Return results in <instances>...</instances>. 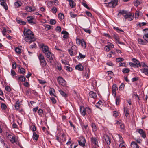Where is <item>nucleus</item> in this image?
<instances>
[{"mask_svg":"<svg viewBox=\"0 0 148 148\" xmlns=\"http://www.w3.org/2000/svg\"><path fill=\"white\" fill-rule=\"evenodd\" d=\"M119 0H111L110 2L106 3V5L110 8H114L118 5Z\"/></svg>","mask_w":148,"mask_h":148,"instance_id":"1","label":"nucleus"},{"mask_svg":"<svg viewBox=\"0 0 148 148\" xmlns=\"http://www.w3.org/2000/svg\"><path fill=\"white\" fill-rule=\"evenodd\" d=\"M24 40L26 42L31 43L36 41V38L35 37L34 35H33L32 36L30 35L25 36Z\"/></svg>","mask_w":148,"mask_h":148,"instance_id":"2","label":"nucleus"},{"mask_svg":"<svg viewBox=\"0 0 148 148\" xmlns=\"http://www.w3.org/2000/svg\"><path fill=\"white\" fill-rule=\"evenodd\" d=\"M39 47L42 49V52L45 54L50 51L49 47L44 44L42 43L40 44L39 45Z\"/></svg>","mask_w":148,"mask_h":148,"instance_id":"3","label":"nucleus"},{"mask_svg":"<svg viewBox=\"0 0 148 148\" xmlns=\"http://www.w3.org/2000/svg\"><path fill=\"white\" fill-rule=\"evenodd\" d=\"M57 80L60 85L64 87L66 86V82L62 77H58L57 78Z\"/></svg>","mask_w":148,"mask_h":148,"instance_id":"4","label":"nucleus"},{"mask_svg":"<svg viewBox=\"0 0 148 148\" xmlns=\"http://www.w3.org/2000/svg\"><path fill=\"white\" fill-rule=\"evenodd\" d=\"M134 15H132L130 12H129L126 15H124V18L125 19V21L127 20L129 21L132 20L134 18Z\"/></svg>","mask_w":148,"mask_h":148,"instance_id":"5","label":"nucleus"},{"mask_svg":"<svg viewBox=\"0 0 148 148\" xmlns=\"http://www.w3.org/2000/svg\"><path fill=\"white\" fill-rule=\"evenodd\" d=\"M144 35L143 36V38L146 40L147 43H148V28H145L143 30Z\"/></svg>","mask_w":148,"mask_h":148,"instance_id":"6","label":"nucleus"},{"mask_svg":"<svg viewBox=\"0 0 148 148\" xmlns=\"http://www.w3.org/2000/svg\"><path fill=\"white\" fill-rule=\"evenodd\" d=\"M77 49V48L76 46L75 45H73L71 47L70 49L68 50V51L70 56H72L74 55L73 51L75 52Z\"/></svg>","mask_w":148,"mask_h":148,"instance_id":"7","label":"nucleus"},{"mask_svg":"<svg viewBox=\"0 0 148 148\" xmlns=\"http://www.w3.org/2000/svg\"><path fill=\"white\" fill-rule=\"evenodd\" d=\"M23 34L24 36L30 35L32 36V35H34L33 32L29 29L24 28Z\"/></svg>","mask_w":148,"mask_h":148,"instance_id":"8","label":"nucleus"},{"mask_svg":"<svg viewBox=\"0 0 148 148\" xmlns=\"http://www.w3.org/2000/svg\"><path fill=\"white\" fill-rule=\"evenodd\" d=\"M45 55L49 60H53L54 57V55L50 51L46 54H45Z\"/></svg>","mask_w":148,"mask_h":148,"instance_id":"9","label":"nucleus"},{"mask_svg":"<svg viewBox=\"0 0 148 148\" xmlns=\"http://www.w3.org/2000/svg\"><path fill=\"white\" fill-rule=\"evenodd\" d=\"M27 20L29 23L31 25L36 24L35 22L33 21L34 18L32 16L27 17Z\"/></svg>","mask_w":148,"mask_h":148,"instance_id":"10","label":"nucleus"},{"mask_svg":"<svg viewBox=\"0 0 148 148\" xmlns=\"http://www.w3.org/2000/svg\"><path fill=\"white\" fill-rule=\"evenodd\" d=\"M91 142L92 143L94 144L95 145H98V142L97 139L95 137L92 136L91 138Z\"/></svg>","mask_w":148,"mask_h":148,"instance_id":"11","label":"nucleus"},{"mask_svg":"<svg viewBox=\"0 0 148 148\" xmlns=\"http://www.w3.org/2000/svg\"><path fill=\"white\" fill-rule=\"evenodd\" d=\"M25 9L28 12L35 11L36 8L34 7H30L26 6L25 8Z\"/></svg>","mask_w":148,"mask_h":148,"instance_id":"12","label":"nucleus"},{"mask_svg":"<svg viewBox=\"0 0 148 148\" xmlns=\"http://www.w3.org/2000/svg\"><path fill=\"white\" fill-rule=\"evenodd\" d=\"M137 132H138L140 134L141 136L143 138H145L146 137V134L144 132L142 129H138L137 130Z\"/></svg>","mask_w":148,"mask_h":148,"instance_id":"13","label":"nucleus"},{"mask_svg":"<svg viewBox=\"0 0 148 148\" xmlns=\"http://www.w3.org/2000/svg\"><path fill=\"white\" fill-rule=\"evenodd\" d=\"M86 143L85 139L84 138H82L81 140L78 141L79 145L82 147L85 146V143Z\"/></svg>","mask_w":148,"mask_h":148,"instance_id":"14","label":"nucleus"},{"mask_svg":"<svg viewBox=\"0 0 148 148\" xmlns=\"http://www.w3.org/2000/svg\"><path fill=\"white\" fill-rule=\"evenodd\" d=\"M90 97L93 98V99L96 98L97 97V95L96 93L95 92L91 91L89 94Z\"/></svg>","mask_w":148,"mask_h":148,"instance_id":"15","label":"nucleus"},{"mask_svg":"<svg viewBox=\"0 0 148 148\" xmlns=\"http://www.w3.org/2000/svg\"><path fill=\"white\" fill-rule=\"evenodd\" d=\"M104 138L107 144L108 145H110L111 143V140L109 136L108 135H106L104 136Z\"/></svg>","mask_w":148,"mask_h":148,"instance_id":"16","label":"nucleus"},{"mask_svg":"<svg viewBox=\"0 0 148 148\" xmlns=\"http://www.w3.org/2000/svg\"><path fill=\"white\" fill-rule=\"evenodd\" d=\"M61 34H64L63 37L64 39H67L69 38V33L66 31H62L61 32Z\"/></svg>","mask_w":148,"mask_h":148,"instance_id":"17","label":"nucleus"},{"mask_svg":"<svg viewBox=\"0 0 148 148\" xmlns=\"http://www.w3.org/2000/svg\"><path fill=\"white\" fill-rule=\"evenodd\" d=\"M140 70L141 72L148 75V66H146L145 67L140 69Z\"/></svg>","mask_w":148,"mask_h":148,"instance_id":"18","label":"nucleus"},{"mask_svg":"<svg viewBox=\"0 0 148 148\" xmlns=\"http://www.w3.org/2000/svg\"><path fill=\"white\" fill-rule=\"evenodd\" d=\"M132 61L135 63L134 64L137 68L139 67L140 63L137 59L135 58H133L132 60Z\"/></svg>","mask_w":148,"mask_h":148,"instance_id":"19","label":"nucleus"},{"mask_svg":"<svg viewBox=\"0 0 148 148\" xmlns=\"http://www.w3.org/2000/svg\"><path fill=\"white\" fill-rule=\"evenodd\" d=\"M8 138L12 143H13L15 142V137L12 135L10 134L8 135Z\"/></svg>","mask_w":148,"mask_h":148,"instance_id":"20","label":"nucleus"},{"mask_svg":"<svg viewBox=\"0 0 148 148\" xmlns=\"http://www.w3.org/2000/svg\"><path fill=\"white\" fill-rule=\"evenodd\" d=\"M75 68L76 69L80 71H82L84 67L80 63L79 64L76 65Z\"/></svg>","mask_w":148,"mask_h":148,"instance_id":"21","label":"nucleus"},{"mask_svg":"<svg viewBox=\"0 0 148 148\" xmlns=\"http://www.w3.org/2000/svg\"><path fill=\"white\" fill-rule=\"evenodd\" d=\"M138 43L141 45H146L147 43L145 40L141 38H138Z\"/></svg>","mask_w":148,"mask_h":148,"instance_id":"22","label":"nucleus"},{"mask_svg":"<svg viewBox=\"0 0 148 148\" xmlns=\"http://www.w3.org/2000/svg\"><path fill=\"white\" fill-rule=\"evenodd\" d=\"M131 146L133 148H139V146L138 145L136 142L132 141L131 142Z\"/></svg>","mask_w":148,"mask_h":148,"instance_id":"23","label":"nucleus"},{"mask_svg":"<svg viewBox=\"0 0 148 148\" xmlns=\"http://www.w3.org/2000/svg\"><path fill=\"white\" fill-rule=\"evenodd\" d=\"M40 65L43 68H45L47 65V62L45 60L40 61Z\"/></svg>","mask_w":148,"mask_h":148,"instance_id":"24","label":"nucleus"},{"mask_svg":"<svg viewBox=\"0 0 148 148\" xmlns=\"http://www.w3.org/2000/svg\"><path fill=\"white\" fill-rule=\"evenodd\" d=\"M80 112L81 114L83 116L86 115V111L85 110V108L83 107H81L80 108Z\"/></svg>","mask_w":148,"mask_h":148,"instance_id":"25","label":"nucleus"},{"mask_svg":"<svg viewBox=\"0 0 148 148\" xmlns=\"http://www.w3.org/2000/svg\"><path fill=\"white\" fill-rule=\"evenodd\" d=\"M113 37L115 39L116 42L119 44H121L119 41V37L118 35L117 34H114Z\"/></svg>","mask_w":148,"mask_h":148,"instance_id":"26","label":"nucleus"},{"mask_svg":"<svg viewBox=\"0 0 148 148\" xmlns=\"http://www.w3.org/2000/svg\"><path fill=\"white\" fill-rule=\"evenodd\" d=\"M6 2V1L1 2L0 4L6 10H7L8 9V7Z\"/></svg>","mask_w":148,"mask_h":148,"instance_id":"27","label":"nucleus"},{"mask_svg":"<svg viewBox=\"0 0 148 148\" xmlns=\"http://www.w3.org/2000/svg\"><path fill=\"white\" fill-rule=\"evenodd\" d=\"M25 79L26 78L23 76L21 75L20 76H19L18 78V82H23L25 81Z\"/></svg>","mask_w":148,"mask_h":148,"instance_id":"28","label":"nucleus"},{"mask_svg":"<svg viewBox=\"0 0 148 148\" xmlns=\"http://www.w3.org/2000/svg\"><path fill=\"white\" fill-rule=\"evenodd\" d=\"M124 110L125 116L126 117H128L130 115L129 112L128 111L127 109L125 107L124 108Z\"/></svg>","mask_w":148,"mask_h":148,"instance_id":"29","label":"nucleus"},{"mask_svg":"<svg viewBox=\"0 0 148 148\" xmlns=\"http://www.w3.org/2000/svg\"><path fill=\"white\" fill-rule=\"evenodd\" d=\"M61 95L64 97L66 98L68 96V95L61 90H59Z\"/></svg>","mask_w":148,"mask_h":148,"instance_id":"30","label":"nucleus"},{"mask_svg":"<svg viewBox=\"0 0 148 148\" xmlns=\"http://www.w3.org/2000/svg\"><path fill=\"white\" fill-rule=\"evenodd\" d=\"M120 97L119 96H117L116 97L115 102L116 105H118L120 103Z\"/></svg>","mask_w":148,"mask_h":148,"instance_id":"31","label":"nucleus"},{"mask_svg":"<svg viewBox=\"0 0 148 148\" xmlns=\"http://www.w3.org/2000/svg\"><path fill=\"white\" fill-rule=\"evenodd\" d=\"M50 95H53L55 96V94H56L55 90L52 88L50 89L49 91Z\"/></svg>","mask_w":148,"mask_h":148,"instance_id":"32","label":"nucleus"},{"mask_svg":"<svg viewBox=\"0 0 148 148\" xmlns=\"http://www.w3.org/2000/svg\"><path fill=\"white\" fill-rule=\"evenodd\" d=\"M16 22L20 25H25L26 24V22L23 21L21 19H16Z\"/></svg>","mask_w":148,"mask_h":148,"instance_id":"33","label":"nucleus"},{"mask_svg":"<svg viewBox=\"0 0 148 148\" xmlns=\"http://www.w3.org/2000/svg\"><path fill=\"white\" fill-rule=\"evenodd\" d=\"M91 126L93 131L95 132L97 130V128L95 124L94 123H92Z\"/></svg>","mask_w":148,"mask_h":148,"instance_id":"34","label":"nucleus"},{"mask_svg":"<svg viewBox=\"0 0 148 148\" xmlns=\"http://www.w3.org/2000/svg\"><path fill=\"white\" fill-rule=\"evenodd\" d=\"M38 58L40 61L45 60L44 56L41 53H40L38 56Z\"/></svg>","mask_w":148,"mask_h":148,"instance_id":"35","label":"nucleus"},{"mask_svg":"<svg viewBox=\"0 0 148 148\" xmlns=\"http://www.w3.org/2000/svg\"><path fill=\"white\" fill-rule=\"evenodd\" d=\"M39 136L35 132H34L33 133V137L34 139L36 140H37Z\"/></svg>","mask_w":148,"mask_h":148,"instance_id":"36","label":"nucleus"},{"mask_svg":"<svg viewBox=\"0 0 148 148\" xmlns=\"http://www.w3.org/2000/svg\"><path fill=\"white\" fill-rule=\"evenodd\" d=\"M86 57L84 55H82V53L79 52V56H78V59L79 60L80 58H84Z\"/></svg>","mask_w":148,"mask_h":148,"instance_id":"37","label":"nucleus"},{"mask_svg":"<svg viewBox=\"0 0 148 148\" xmlns=\"http://www.w3.org/2000/svg\"><path fill=\"white\" fill-rule=\"evenodd\" d=\"M19 106L20 104L19 101H17L14 105L16 109H18L20 108Z\"/></svg>","mask_w":148,"mask_h":148,"instance_id":"38","label":"nucleus"},{"mask_svg":"<svg viewBox=\"0 0 148 148\" xmlns=\"http://www.w3.org/2000/svg\"><path fill=\"white\" fill-rule=\"evenodd\" d=\"M69 5L72 8H74L75 6V4L73 0L69 2Z\"/></svg>","mask_w":148,"mask_h":148,"instance_id":"39","label":"nucleus"},{"mask_svg":"<svg viewBox=\"0 0 148 148\" xmlns=\"http://www.w3.org/2000/svg\"><path fill=\"white\" fill-rule=\"evenodd\" d=\"M130 70L128 68H125L123 69L122 72L124 73H127L129 72Z\"/></svg>","mask_w":148,"mask_h":148,"instance_id":"40","label":"nucleus"},{"mask_svg":"<svg viewBox=\"0 0 148 148\" xmlns=\"http://www.w3.org/2000/svg\"><path fill=\"white\" fill-rule=\"evenodd\" d=\"M43 112V110L41 109H39L38 111V114L40 116H42V114Z\"/></svg>","mask_w":148,"mask_h":148,"instance_id":"41","label":"nucleus"},{"mask_svg":"<svg viewBox=\"0 0 148 148\" xmlns=\"http://www.w3.org/2000/svg\"><path fill=\"white\" fill-rule=\"evenodd\" d=\"M112 91H116V90L118 89L117 87L115 84H114L112 88Z\"/></svg>","mask_w":148,"mask_h":148,"instance_id":"42","label":"nucleus"},{"mask_svg":"<svg viewBox=\"0 0 148 148\" xmlns=\"http://www.w3.org/2000/svg\"><path fill=\"white\" fill-rule=\"evenodd\" d=\"M64 69L67 71H71L72 70V68L71 67H70L68 66H64Z\"/></svg>","mask_w":148,"mask_h":148,"instance_id":"43","label":"nucleus"},{"mask_svg":"<svg viewBox=\"0 0 148 148\" xmlns=\"http://www.w3.org/2000/svg\"><path fill=\"white\" fill-rule=\"evenodd\" d=\"M53 27L49 25H47L45 27V29L46 30L48 31L50 29H53Z\"/></svg>","mask_w":148,"mask_h":148,"instance_id":"44","label":"nucleus"},{"mask_svg":"<svg viewBox=\"0 0 148 148\" xmlns=\"http://www.w3.org/2000/svg\"><path fill=\"white\" fill-rule=\"evenodd\" d=\"M81 46L82 47L84 48L86 47V42H85L84 40H81Z\"/></svg>","mask_w":148,"mask_h":148,"instance_id":"45","label":"nucleus"},{"mask_svg":"<svg viewBox=\"0 0 148 148\" xmlns=\"http://www.w3.org/2000/svg\"><path fill=\"white\" fill-rule=\"evenodd\" d=\"M114 29L118 32H123L122 30L116 27H114Z\"/></svg>","mask_w":148,"mask_h":148,"instance_id":"46","label":"nucleus"},{"mask_svg":"<svg viewBox=\"0 0 148 148\" xmlns=\"http://www.w3.org/2000/svg\"><path fill=\"white\" fill-rule=\"evenodd\" d=\"M15 51L16 53L18 54H20L21 53V49L18 47L16 48L15 49Z\"/></svg>","mask_w":148,"mask_h":148,"instance_id":"47","label":"nucleus"},{"mask_svg":"<svg viewBox=\"0 0 148 148\" xmlns=\"http://www.w3.org/2000/svg\"><path fill=\"white\" fill-rule=\"evenodd\" d=\"M124 59L121 58H118L116 59V61L117 62H119L121 61H124Z\"/></svg>","mask_w":148,"mask_h":148,"instance_id":"48","label":"nucleus"},{"mask_svg":"<svg viewBox=\"0 0 148 148\" xmlns=\"http://www.w3.org/2000/svg\"><path fill=\"white\" fill-rule=\"evenodd\" d=\"M85 110H86V112H87L88 114H89L91 112L90 109L88 107H86L85 108Z\"/></svg>","mask_w":148,"mask_h":148,"instance_id":"49","label":"nucleus"},{"mask_svg":"<svg viewBox=\"0 0 148 148\" xmlns=\"http://www.w3.org/2000/svg\"><path fill=\"white\" fill-rule=\"evenodd\" d=\"M128 12H129L123 10L120 12V13L122 14L123 16H124V15H126L127 13H128Z\"/></svg>","mask_w":148,"mask_h":148,"instance_id":"50","label":"nucleus"},{"mask_svg":"<svg viewBox=\"0 0 148 148\" xmlns=\"http://www.w3.org/2000/svg\"><path fill=\"white\" fill-rule=\"evenodd\" d=\"M58 17L61 19H64V16L62 13H60L58 14Z\"/></svg>","mask_w":148,"mask_h":148,"instance_id":"51","label":"nucleus"},{"mask_svg":"<svg viewBox=\"0 0 148 148\" xmlns=\"http://www.w3.org/2000/svg\"><path fill=\"white\" fill-rule=\"evenodd\" d=\"M21 2H18V1H16L14 3V5L16 7H18L20 6L21 5Z\"/></svg>","mask_w":148,"mask_h":148,"instance_id":"52","label":"nucleus"},{"mask_svg":"<svg viewBox=\"0 0 148 148\" xmlns=\"http://www.w3.org/2000/svg\"><path fill=\"white\" fill-rule=\"evenodd\" d=\"M146 23L145 22H143L141 23H140L138 24H137V26H139L140 27L143 26L145 25L146 24Z\"/></svg>","mask_w":148,"mask_h":148,"instance_id":"53","label":"nucleus"},{"mask_svg":"<svg viewBox=\"0 0 148 148\" xmlns=\"http://www.w3.org/2000/svg\"><path fill=\"white\" fill-rule=\"evenodd\" d=\"M50 23L51 25H54L56 23V21L55 19H51L50 21Z\"/></svg>","mask_w":148,"mask_h":148,"instance_id":"54","label":"nucleus"},{"mask_svg":"<svg viewBox=\"0 0 148 148\" xmlns=\"http://www.w3.org/2000/svg\"><path fill=\"white\" fill-rule=\"evenodd\" d=\"M57 11V9L56 7H53L51 9V12L54 14H55Z\"/></svg>","mask_w":148,"mask_h":148,"instance_id":"55","label":"nucleus"},{"mask_svg":"<svg viewBox=\"0 0 148 148\" xmlns=\"http://www.w3.org/2000/svg\"><path fill=\"white\" fill-rule=\"evenodd\" d=\"M125 85L124 84L121 83L119 87V90H122L124 88Z\"/></svg>","mask_w":148,"mask_h":148,"instance_id":"56","label":"nucleus"},{"mask_svg":"<svg viewBox=\"0 0 148 148\" xmlns=\"http://www.w3.org/2000/svg\"><path fill=\"white\" fill-rule=\"evenodd\" d=\"M146 66H148L145 64L143 62H141L140 63V66L139 67H143L144 68Z\"/></svg>","mask_w":148,"mask_h":148,"instance_id":"57","label":"nucleus"},{"mask_svg":"<svg viewBox=\"0 0 148 148\" xmlns=\"http://www.w3.org/2000/svg\"><path fill=\"white\" fill-rule=\"evenodd\" d=\"M56 30L58 32H60L61 30V28L60 26H57L56 28Z\"/></svg>","mask_w":148,"mask_h":148,"instance_id":"58","label":"nucleus"},{"mask_svg":"<svg viewBox=\"0 0 148 148\" xmlns=\"http://www.w3.org/2000/svg\"><path fill=\"white\" fill-rule=\"evenodd\" d=\"M140 4V3L139 1L138 0H136V1L134 2V6L137 7L138 5H139Z\"/></svg>","mask_w":148,"mask_h":148,"instance_id":"59","label":"nucleus"},{"mask_svg":"<svg viewBox=\"0 0 148 148\" xmlns=\"http://www.w3.org/2000/svg\"><path fill=\"white\" fill-rule=\"evenodd\" d=\"M53 3V1H49L47 2V5L49 7H51L52 5V4Z\"/></svg>","mask_w":148,"mask_h":148,"instance_id":"60","label":"nucleus"},{"mask_svg":"<svg viewBox=\"0 0 148 148\" xmlns=\"http://www.w3.org/2000/svg\"><path fill=\"white\" fill-rule=\"evenodd\" d=\"M118 115V113L117 111H114L113 112V116L115 117H117Z\"/></svg>","mask_w":148,"mask_h":148,"instance_id":"61","label":"nucleus"},{"mask_svg":"<svg viewBox=\"0 0 148 148\" xmlns=\"http://www.w3.org/2000/svg\"><path fill=\"white\" fill-rule=\"evenodd\" d=\"M81 41L79 39L77 38L76 43L78 45H79L80 44Z\"/></svg>","mask_w":148,"mask_h":148,"instance_id":"62","label":"nucleus"},{"mask_svg":"<svg viewBox=\"0 0 148 148\" xmlns=\"http://www.w3.org/2000/svg\"><path fill=\"white\" fill-rule=\"evenodd\" d=\"M70 14L72 18H75L77 16L76 14H74L73 12H70Z\"/></svg>","mask_w":148,"mask_h":148,"instance_id":"63","label":"nucleus"},{"mask_svg":"<svg viewBox=\"0 0 148 148\" xmlns=\"http://www.w3.org/2000/svg\"><path fill=\"white\" fill-rule=\"evenodd\" d=\"M1 108L4 110H5L7 108V106L5 104L2 103L1 104Z\"/></svg>","mask_w":148,"mask_h":148,"instance_id":"64","label":"nucleus"}]
</instances>
